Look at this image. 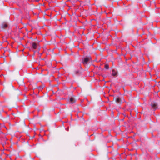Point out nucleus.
<instances>
[{
	"instance_id": "nucleus-10",
	"label": "nucleus",
	"mask_w": 160,
	"mask_h": 160,
	"mask_svg": "<svg viewBox=\"0 0 160 160\" xmlns=\"http://www.w3.org/2000/svg\"><path fill=\"white\" fill-rule=\"evenodd\" d=\"M105 68L106 69H108L109 68V66L108 64H106L105 65Z\"/></svg>"
},
{
	"instance_id": "nucleus-7",
	"label": "nucleus",
	"mask_w": 160,
	"mask_h": 160,
	"mask_svg": "<svg viewBox=\"0 0 160 160\" xmlns=\"http://www.w3.org/2000/svg\"><path fill=\"white\" fill-rule=\"evenodd\" d=\"M112 75L113 76H116L117 74V72L115 70H112Z\"/></svg>"
},
{
	"instance_id": "nucleus-8",
	"label": "nucleus",
	"mask_w": 160,
	"mask_h": 160,
	"mask_svg": "<svg viewBox=\"0 0 160 160\" xmlns=\"http://www.w3.org/2000/svg\"><path fill=\"white\" fill-rule=\"evenodd\" d=\"M75 74H79L80 73V71L78 70H75L74 72Z\"/></svg>"
},
{
	"instance_id": "nucleus-11",
	"label": "nucleus",
	"mask_w": 160,
	"mask_h": 160,
	"mask_svg": "<svg viewBox=\"0 0 160 160\" xmlns=\"http://www.w3.org/2000/svg\"><path fill=\"white\" fill-rule=\"evenodd\" d=\"M38 89L39 90H42L43 89V87L42 86H39L38 87Z\"/></svg>"
},
{
	"instance_id": "nucleus-12",
	"label": "nucleus",
	"mask_w": 160,
	"mask_h": 160,
	"mask_svg": "<svg viewBox=\"0 0 160 160\" xmlns=\"http://www.w3.org/2000/svg\"><path fill=\"white\" fill-rule=\"evenodd\" d=\"M20 82H21V83H23V80H21L20 81Z\"/></svg>"
},
{
	"instance_id": "nucleus-6",
	"label": "nucleus",
	"mask_w": 160,
	"mask_h": 160,
	"mask_svg": "<svg viewBox=\"0 0 160 160\" xmlns=\"http://www.w3.org/2000/svg\"><path fill=\"white\" fill-rule=\"evenodd\" d=\"M8 26V25L6 23H3L2 24L1 26V28L2 29H4L6 28Z\"/></svg>"
},
{
	"instance_id": "nucleus-5",
	"label": "nucleus",
	"mask_w": 160,
	"mask_h": 160,
	"mask_svg": "<svg viewBox=\"0 0 160 160\" xmlns=\"http://www.w3.org/2000/svg\"><path fill=\"white\" fill-rule=\"evenodd\" d=\"M38 44L35 42H33L32 45V48L34 49H36L37 48Z\"/></svg>"
},
{
	"instance_id": "nucleus-1",
	"label": "nucleus",
	"mask_w": 160,
	"mask_h": 160,
	"mask_svg": "<svg viewBox=\"0 0 160 160\" xmlns=\"http://www.w3.org/2000/svg\"><path fill=\"white\" fill-rule=\"evenodd\" d=\"M91 59V57H85L84 58L82 62L83 64H87L88 62L90 61Z\"/></svg>"
},
{
	"instance_id": "nucleus-13",
	"label": "nucleus",
	"mask_w": 160,
	"mask_h": 160,
	"mask_svg": "<svg viewBox=\"0 0 160 160\" xmlns=\"http://www.w3.org/2000/svg\"><path fill=\"white\" fill-rule=\"evenodd\" d=\"M36 2H38L39 1V0H34Z\"/></svg>"
},
{
	"instance_id": "nucleus-3",
	"label": "nucleus",
	"mask_w": 160,
	"mask_h": 160,
	"mask_svg": "<svg viewBox=\"0 0 160 160\" xmlns=\"http://www.w3.org/2000/svg\"><path fill=\"white\" fill-rule=\"evenodd\" d=\"M151 105L154 110H155L158 107L157 103L155 102H152L151 103Z\"/></svg>"
},
{
	"instance_id": "nucleus-4",
	"label": "nucleus",
	"mask_w": 160,
	"mask_h": 160,
	"mask_svg": "<svg viewBox=\"0 0 160 160\" xmlns=\"http://www.w3.org/2000/svg\"><path fill=\"white\" fill-rule=\"evenodd\" d=\"M76 100L74 98L71 97L70 98L69 102L71 104H72L75 102Z\"/></svg>"
},
{
	"instance_id": "nucleus-2",
	"label": "nucleus",
	"mask_w": 160,
	"mask_h": 160,
	"mask_svg": "<svg viewBox=\"0 0 160 160\" xmlns=\"http://www.w3.org/2000/svg\"><path fill=\"white\" fill-rule=\"evenodd\" d=\"M114 100L115 102L117 103L121 104L122 103V101L121 99L118 97L114 98Z\"/></svg>"
},
{
	"instance_id": "nucleus-9",
	"label": "nucleus",
	"mask_w": 160,
	"mask_h": 160,
	"mask_svg": "<svg viewBox=\"0 0 160 160\" xmlns=\"http://www.w3.org/2000/svg\"><path fill=\"white\" fill-rule=\"evenodd\" d=\"M16 93L18 95H19L21 94V92L18 90H16Z\"/></svg>"
}]
</instances>
